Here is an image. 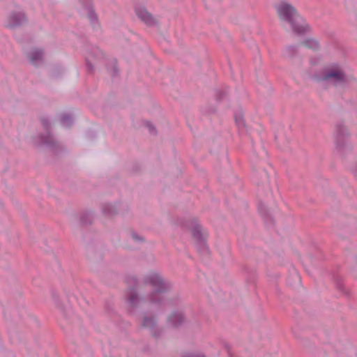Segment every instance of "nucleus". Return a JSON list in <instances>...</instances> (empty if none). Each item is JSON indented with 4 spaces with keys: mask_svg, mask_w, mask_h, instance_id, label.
Returning a JSON list of instances; mask_svg holds the SVG:
<instances>
[{
    "mask_svg": "<svg viewBox=\"0 0 357 357\" xmlns=\"http://www.w3.org/2000/svg\"><path fill=\"white\" fill-rule=\"evenodd\" d=\"M277 10L280 17L289 22L294 31L302 33L307 29L303 19L296 14L295 9L288 3L282 2L278 6Z\"/></svg>",
    "mask_w": 357,
    "mask_h": 357,
    "instance_id": "obj_1",
    "label": "nucleus"
},
{
    "mask_svg": "<svg viewBox=\"0 0 357 357\" xmlns=\"http://www.w3.org/2000/svg\"><path fill=\"white\" fill-rule=\"evenodd\" d=\"M316 78L318 81H326L337 84L344 81L345 76L340 66L333 64L324 69Z\"/></svg>",
    "mask_w": 357,
    "mask_h": 357,
    "instance_id": "obj_2",
    "label": "nucleus"
},
{
    "mask_svg": "<svg viewBox=\"0 0 357 357\" xmlns=\"http://www.w3.org/2000/svg\"><path fill=\"white\" fill-rule=\"evenodd\" d=\"M146 280L153 287L155 288V294H160L162 292L164 287L162 280L159 275L155 273H150L147 275Z\"/></svg>",
    "mask_w": 357,
    "mask_h": 357,
    "instance_id": "obj_3",
    "label": "nucleus"
},
{
    "mask_svg": "<svg viewBox=\"0 0 357 357\" xmlns=\"http://www.w3.org/2000/svg\"><path fill=\"white\" fill-rule=\"evenodd\" d=\"M137 15L142 20L148 24H151L153 21L152 16L146 10L137 11Z\"/></svg>",
    "mask_w": 357,
    "mask_h": 357,
    "instance_id": "obj_4",
    "label": "nucleus"
},
{
    "mask_svg": "<svg viewBox=\"0 0 357 357\" xmlns=\"http://www.w3.org/2000/svg\"><path fill=\"white\" fill-rule=\"evenodd\" d=\"M303 46L314 50H317L319 48V43L316 40L312 38L307 39L304 42Z\"/></svg>",
    "mask_w": 357,
    "mask_h": 357,
    "instance_id": "obj_5",
    "label": "nucleus"
},
{
    "mask_svg": "<svg viewBox=\"0 0 357 357\" xmlns=\"http://www.w3.org/2000/svg\"><path fill=\"white\" fill-rule=\"evenodd\" d=\"M10 26H16L20 24L22 21L25 20V16L24 14L20 13L18 15V17L15 18V15H13L10 18Z\"/></svg>",
    "mask_w": 357,
    "mask_h": 357,
    "instance_id": "obj_6",
    "label": "nucleus"
},
{
    "mask_svg": "<svg viewBox=\"0 0 357 357\" xmlns=\"http://www.w3.org/2000/svg\"><path fill=\"white\" fill-rule=\"evenodd\" d=\"M31 61L36 63L42 58V52L40 50H34L29 55Z\"/></svg>",
    "mask_w": 357,
    "mask_h": 357,
    "instance_id": "obj_7",
    "label": "nucleus"
},
{
    "mask_svg": "<svg viewBox=\"0 0 357 357\" xmlns=\"http://www.w3.org/2000/svg\"><path fill=\"white\" fill-rule=\"evenodd\" d=\"M169 321L170 322H175V324H174V326H177L178 324L181 323V321H183V316L180 313L172 314L169 318Z\"/></svg>",
    "mask_w": 357,
    "mask_h": 357,
    "instance_id": "obj_8",
    "label": "nucleus"
},
{
    "mask_svg": "<svg viewBox=\"0 0 357 357\" xmlns=\"http://www.w3.org/2000/svg\"><path fill=\"white\" fill-rule=\"evenodd\" d=\"M143 324L146 327H151L154 324V320L152 317H146L144 319Z\"/></svg>",
    "mask_w": 357,
    "mask_h": 357,
    "instance_id": "obj_9",
    "label": "nucleus"
},
{
    "mask_svg": "<svg viewBox=\"0 0 357 357\" xmlns=\"http://www.w3.org/2000/svg\"><path fill=\"white\" fill-rule=\"evenodd\" d=\"M201 231V227L199 225H196L195 230L192 231V235L195 237H197V234H199Z\"/></svg>",
    "mask_w": 357,
    "mask_h": 357,
    "instance_id": "obj_10",
    "label": "nucleus"
},
{
    "mask_svg": "<svg viewBox=\"0 0 357 357\" xmlns=\"http://www.w3.org/2000/svg\"><path fill=\"white\" fill-rule=\"evenodd\" d=\"M147 126L149 127L150 132H152L154 130L153 127L151 124H148Z\"/></svg>",
    "mask_w": 357,
    "mask_h": 357,
    "instance_id": "obj_11",
    "label": "nucleus"
},
{
    "mask_svg": "<svg viewBox=\"0 0 357 357\" xmlns=\"http://www.w3.org/2000/svg\"><path fill=\"white\" fill-rule=\"evenodd\" d=\"M132 238H133L135 241L138 240V238H137V236H136L135 234H133V235H132ZM139 239H140V238H139Z\"/></svg>",
    "mask_w": 357,
    "mask_h": 357,
    "instance_id": "obj_12",
    "label": "nucleus"
},
{
    "mask_svg": "<svg viewBox=\"0 0 357 357\" xmlns=\"http://www.w3.org/2000/svg\"><path fill=\"white\" fill-rule=\"evenodd\" d=\"M151 300H152V301H153V302L156 301L155 300V298H153V295H152V296H151Z\"/></svg>",
    "mask_w": 357,
    "mask_h": 357,
    "instance_id": "obj_13",
    "label": "nucleus"
},
{
    "mask_svg": "<svg viewBox=\"0 0 357 357\" xmlns=\"http://www.w3.org/2000/svg\"><path fill=\"white\" fill-rule=\"evenodd\" d=\"M130 302L133 303V298L132 297L130 298Z\"/></svg>",
    "mask_w": 357,
    "mask_h": 357,
    "instance_id": "obj_14",
    "label": "nucleus"
}]
</instances>
